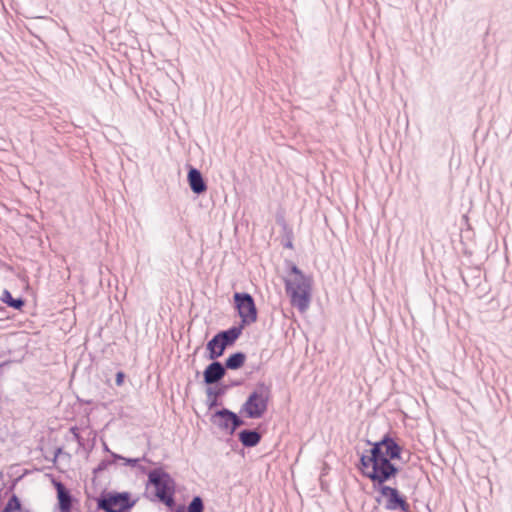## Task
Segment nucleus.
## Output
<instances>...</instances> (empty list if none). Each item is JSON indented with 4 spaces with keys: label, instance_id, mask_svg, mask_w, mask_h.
<instances>
[{
    "label": "nucleus",
    "instance_id": "obj_1",
    "mask_svg": "<svg viewBox=\"0 0 512 512\" xmlns=\"http://www.w3.org/2000/svg\"><path fill=\"white\" fill-rule=\"evenodd\" d=\"M285 287L292 305L300 312L306 311L310 304L311 281L297 266L292 265L291 273L285 279Z\"/></svg>",
    "mask_w": 512,
    "mask_h": 512
},
{
    "label": "nucleus",
    "instance_id": "obj_2",
    "mask_svg": "<svg viewBox=\"0 0 512 512\" xmlns=\"http://www.w3.org/2000/svg\"><path fill=\"white\" fill-rule=\"evenodd\" d=\"M148 486L155 489V497L171 508L175 505V482L173 478L161 468H156L148 473Z\"/></svg>",
    "mask_w": 512,
    "mask_h": 512
},
{
    "label": "nucleus",
    "instance_id": "obj_3",
    "mask_svg": "<svg viewBox=\"0 0 512 512\" xmlns=\"http://www.w3.org/2000/svg\"><path fill=\"white\" fill-rule=\"evenodd\" d=\"M270 388L265 383H259L242 405L240 413L251 419L261 418L267 410Z\"/></svg>",
    "mask_w": 512,
    "mask_h": 512
},
{
    "label": "nucleus",
    "instance_id": "obj_4",
    "mask_svg": "<svg viewBox=\"0 0 512 512\" xmlns=\"http://www.w3.org/2000/svg\"><path fill=\"white\" fill-rule=\"evenodd\" d=\"M373 467L369 471L364 470V475L379 486L384 485L391 477L398 473V468L389 461L387 456H378V448H371Z\"/></svg>",
    "mask_w": 512,
    "mask_h": 512
},
{
    "label": "nucleus",
    "instance_id": "obj_5",
    "mask_svg": "<svg viewBox=\"0 0 512 512\" xmlns=\"http://www.w3.org/2000/svg\"><path fill=\"white\" fill-rule=\"evenodd\" d=\"M242 333V327L233 326L228 330L218 332L208 343L209 359L221 357L225 349L235 343Z\"/></svg>",
    "mask_w": 512,
    "mask_h": 512
},
{
    "label": "nucleus",
    "instance_id": "obj_6",
    "mask_svg": "<svg viewBox=\"0 0 512 512\" xmlns=\"http://www.w3.org/2000/svg\"><path fill=\"white\" fill-rule=\"evenodd\" d=\"M241 324L238 327L251 325L257 321V308L253 297L248 293L236 292L233 296Z\"/></svg>",
    "mask_w": 512,
    "mask_h": 512
},
{
    "label": "nucleus",
    "instance_id": "obj_7",
    "mask_svg": "<svg viewBox=\"0 0 512 512\" xmlns=\"http://www.w3.org/2000/svg\"><path fill=\"white\" fill-rule=\"evenodd\" d=\"M135 504L128 492L109 493L97 501L98 508L105 512H128Z\"/></svg>",
    "mask_w": 512,
    "mask_h": 512
},
{
    "label": "nucleus",
    "instance_id": "obj_8",
    "mask_svg": "<svg viewBox=\"0 0 512 512\" xmlns=\"http://www.w3.org/2000/svg\"><path fill=\"white\" fill-rule=\"evenodd\" d=\"M211 422L221 431L232 435L235 430L244 425V421L234 412L227 408L216 411L211 416Z\"/></svg>",
    "mask_w": 512,
    "mask_h": 512
},
{
    "label": "nucleus",
    "instance_id": "obj_9",
    "mask_svg": "<svg viewBox=\"0 0 512 512\" xmlns=\"http://www.w3.org/2000/svg\"><path fill=\"white\" fill-rule=\"evenodd\" d=\"M380 494L386 499L385 507L387 510L410 512V505L400 492L393 487L381 485L378 487Z\"/></svg>",
    "mask_w": 512,
    "mask_h": 512
},
{
    "label": "nucleus",
    "instance_id": "obj_10",
    "mask_svg": "<svg viewBox=\"0 0 512 512\" xmlns=\"http://www.w3.org/2000/svg\"><path fill=\"white\" fill-rule=\"evenodd\" d=\"M376 447L378 448V456H387L389 461L400 458L401 447L387 435L373 444L372 448Z\"/></svg>",
    "mask_w": 512,
    "mask_h": 512
},
{
    "label": "nucleus",
    "instance_id": "obj_11",
    "mask_svg": "<svg viewBox=\"0 0 512 512\" xmlns=\"http://www.w3.org/2000/svg\"><path fill=\"white\" fill-rule=\"evenodd\" d=\"M226 374L224 365L219 361L210 363L203 372L204 382L212 385L219 382Z\"/></svg>",
    "mask_w": 512,
    "mask_h": 512
},
{
    "label": "nucleus",
    "instance_id": "obj_12",
    "mask_svg": "<svg viewBox=\"0 0 512 512\" xmlns=\"http://www.w3.org/2000/svg\"><path fill=\"white\" fill-rule=\"evenodd\" d=\"M188 183L190 186V189L195 194H202L207 190L206 182L201 174V172L196 168H190L188 171Z\"/></svg>",
    "mask_w": 512,
    "mask_h": 512
},
{
    "label": "nucleus",
    "instance_id": "obj_13",
    "mask_svg": "<svg viewBox=\"0 0 512 512\" xmlns=\"http://www.w3.org/2000/svg\"><path fill=\"white\" fill-rule=\"evenodd\" d=\"M57 498L60 512H71L72 496L69 490L62 484H56Z\"/></svg>",
    "mask_w": 512,
    "mask_h": 512
},
{
    "label": "nucleus",
    "instance_id": "obj_14",
    "mask_svg": "<svg viewBox=\"0 0 512 512\" xmlns=\"http://www.w3.org/2000/svg\"><path fill=\"white\" fill-rule=\"evenodd\" d=\"M239 441L245 447H254L261 440V434L257 430L245 429L238 434Z\"/></svg>",
    "mask_w": 512,
    "mask_h": 512
},
{
    "label": "nucleus",
    "instance_id": "obj_15",
    "mask_svg": "<svg viewBox=\"0 0 512 512\" xmlns=\"http://www.w3.org/2000/svg\"><path fill=\"white\" fill-rule=\"evenodd\" d=\"M483 305H486L487 308L485 310V312H496L498 315H500L499 313V308H500V303H499V300L496 298L495 294H492L491 291H488L484 294H482V306Z\"/></svg>",
    "mask_w": 512,
    "mask_h": 512
},
{
    "label": "nucleus",
    "instance_id": "obj_16",
    "mask_svg": "<svg viewBox=\"0 0 512 512\" xmlns=\"http://www.w3.org/2000/svg\"><path fill=\"white\" fill-rule=\"evenodd\" d=\"M246 355L243 352H236L230 355L225 361V369L237 370L243 366Z\"/></svg>",
    "mask_w": 512,
    "mask_h": 512
},
{
    "label": "nucleus",
    "instance_id": "obj_17",
    "mask_svg": "<svg viewBox=\"0 0 512 512\" xmlns=\"http://www.w3.org/2000/svg\"><path fill=\"white\" fill-rule=\"evenodd\" d=\"M206 394L208 407L209 409H212L213 407L218 406V397L224 394V389L208 387L206 389Z\"/></svg>",
    "mask_w": 512,
    "mask_h": 512
},
{
    "label": "nucleus",
    "instance_id": "obj_18",
    "mask_svg": "<svg viewBox=\"0 0 512 512\" xmlns=\"http://www.w3.org/2000/svg\"><path fill=\"white\" fill-rule=\"evenodd\" d=\"M1 300L14 309L19 310L24 306V300L22 298H13L8 290L3 291Z\"/></svg>",
    "mask_w": 512,
    "mask_h": 512
},
{
    "label": "nucleus",
    "instance_id": "obj_19",
    "mask_svg": "<svg viewBox=\"0 0 512 512\" xmlns=\"http://www.w3.org/2000/svg\"><path fill=\"white\" fill-rule=\"evenodd\" d=\"M21 504L17 496L13 495L8 502L6 503L5 507L3 508L2 512H15L20 510Z\"/></svg>",
    "mask_w": 512,
    "mask_h": 512
},
{
    "label": "nucleus",
    "instance_id": "obj_20",
    "mask_svg": "<svg viewBox=\"0 0 512 512\" xmlns=\"http://www.w3.org/2000/svg\"><path fill=\"white\" fill-rule=\"evenodd\" d=\"M204 504L199 496H195L188 505V512H203Z\"/></svg>",
    "mask_w": 512,
    "mask_h": 512
},
{
    "label": "nucleus",
    "instance_id": "obj_21",
    "mask_svg": "<svg viewBox=\"0 0 512 512\" xmlns=\"http://www.w3.org/2000/svg\"><path fill=\"white\" fill-rule=\"evenodd\" d=\"M360 464L362 467V472L369 471L373 467V461H372V453L370 452L369 456L362 455L360 458Z\"/></svg>",
    "mask_w": 512,
    "mask_h": 512
},
{
    "label": "nucleus",
    "instance_id": "obj_22",
    "mask_svg": "<svg viewBox=\"0 0 512 512\" xmlns=\"http://www.w3.org/2000/svg\"><path fill=\"white\" fill-rule=\"evenodd\" d=\"M113 457L116 459L123 460L125 462V465H129V466H136V464L140 460L139 458H125V457L117 455V454H113Z\"/></svg>",
    "mask_w": 512,
    "mask_h": 512
},
{
    "label": "nucleus",
    "instance_id": "obj_23",
    "mask_svg": "<svg viewBox=\"0 0 512 512\" xmlns=\"http://www.w3.org/2000/svg\"><path fill=\"white\" fill-rule=\"evenodd\" d=\"M124 378H125V374L121 371H119L117 374H116V379H115V383L117 386H122L123 383H124Z\"/></svg>",
    "mask_w": 512,
    "mask_h": 512
},
{
    "label": "nucleus",
    "instance_id": "obj_24",
    "mask_svg": "<svg viewBox=\"0 0 512 512\" xmlns=\"http://www.w3.org/2000/svg\"><path fill=\"white\" fill-rule=\"evenodd\" d=\"M104 467H105V464H104V463H101V464L98 466V468H97V469H95V472H96V471H100V470L104 469Z\"/></svg>",
    "mask_w": 512,
    "mask_h": 512
},
{
    "label": "nucleus",
    "instance_id": "obj_25",
    "mask_svg": "<svg viewBox=\"0 0 512 512\" xmlns=\"http://www.w3.org/2000/svg\"><path fill=\"white\" fill-rule=\"evenodd\" d=\"M71 430L73 431V433L75 434V436H76V437H78V434H76V433H75L76 428H72Z\"/></svg>",
    "mask_w": 512,
    "mask_h": 512
}]
</instances>
